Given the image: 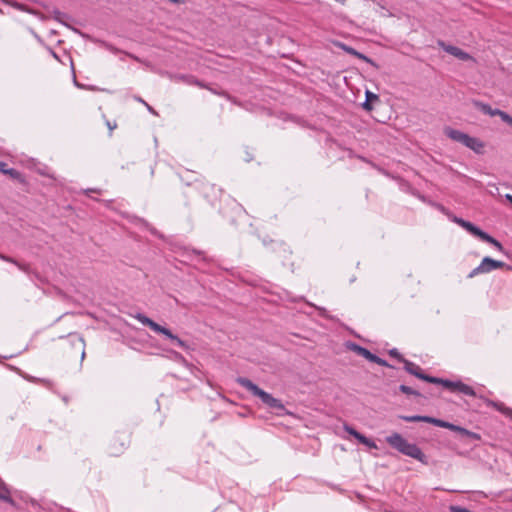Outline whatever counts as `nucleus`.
I'll use <instances>...</instances> for the list:
<instances>
[{
  "label": "nucleus",
  "mask_w": 512,
  "mask_h": 512,
  "mask_svg": "<svg viewBox=\"0 0 512 512\" xmlns=\"http://www.w3.org/2000/svg\"><path fill=\"white\" fill-rule=\"evenodd\" d=\"M106 126L109 129V132H110L109 134L111 135L112 131L117 128V123L115 121L111 122L109 120H106Z\"/></svg>",
  "instance_id": "e433bc0d"
},
{
  "label": "nucleus",
  "mask_w": 512,
  "mask_h": 512,
  "mask_svg": "<svg viewBox=\"0 0 512 512\" xmlns=\"http://www.w3.org/2000/svg\"><path fill=\"white\" fill-rule=\"evenodd\" d=\"M181 79H183L187 84L196 85L200 88H208V84L198 80L196 77L192 75H182Z\"/></svg>",
  "instance_id": "393cba45"
},
{
  "label": "nucleus",
  "mask_w": 512,
  "mask_h": 512,
  "mask_svg": "<svg viewBox=\"0 0 512 512\" xmlns=\"http://www.w3.org/2000/svg\"><path fill=\"white\" fill-rule=\"evenodd\" d=\"M455 432L458 433L460 439L465 442L480 441L482 439L480 434L470 431V430H468L464 427L458 426V425H457Z\"/></svg>",
  "instance_id": "2eb2a0df"
},
{
  "label": "nucleus",
  "mask_w": 512,
  "mask_h": 512,
  "mask_svg": "<svg viewBox=\"0 0 512 512\" xmlns=\"http://www.w3.org/2000/svg\"><path fill=\"white\" fill-rule=\"evenodd\" d=\"M505 198L512 204V195L511 194H506Z\"/></svg>",
  "instance_id": "a19ab883"
},
{
  "label": "nucleus",
  "mask_w": 512,
  "mask_h": 512,
  "mask_svg": "<svg viewBox=\"0 0 512 512\" xmlns=\"http://www.w3.org/2000/svg\"><path fill=\"white\" fill-rule=\"evenodd\" d=\"M171 3H174V4H180L183 2V0H169Z\"/></svg>",
  "instance_id": "37998d69"
},
{
  "label": "nucleus",
  "mask_w": 512,
  "mask_h": 512,
  "mask_svg": "<svg viewBox=\"0 0 512 512\" xmlns=\"http://www.w3.org/2000/svg\"><path fill=\"white\" fill-rule=\"evenodd\" d=\"M388 353L391 357L397 359L399 362L404 363L407 360L396 348L390 349Z\"/></svg>",
  "instance_id": "2f4dec72"
},
{
  "label": "nucleus",
  "mask_w": 512,
  "mask_h": 512,
  "mask_svg": "<svg viewBox=\"0 0 512 512\" xmlns=\"http://www.w3.org/2000/svg\"><path fill=\"white\" fill-rule=\"evenodd\" d=\"M399 391L404 393V394H407V395H414V396H417V397H422L421 393L417 390H414L413 388H411L410 386H407L405 384H401L399 386Z\"/></svg>",
  "instance_id": "cd10ccee"
},
{
  "label": "nucleus",
  "mask_w": 512,
  "mask_h": 512,
  "mask_svg": "<svg viewBox=\"0 0 512 512\" xmlns=\"http://www.w3.org/2000/svg\"><path fill=\"white\" fill-rule=\"evenodd\" d=\"M403 364H404V369L407 373H409L425 382H428V383L431 382L433 376L424 373L419 365H417L409 360H406Z\"/></svg>",
  "instance_id": "f8f14e48"
},
{
  "label": "nucleus",
  "mask_w": 512,
  "mask_h": 512,
  "mask_svg": "<svg viewBox=\"0 0 512 512\" xmlns=\"http://www.w3.org/2000/svg\"><path fill=\"white\" fill-rule=\"evenodd\" d=\"M365 101L364 103L362 104V107L366 110V111H371L373 109V106L372 104L374 102H380V98L377 94H374L373 92L371 91H366L365 93Z\"/></svg>",
  "instance_id": "6ab92c4d"
},
{
  "label": "nucleus",
  "mask_w": 512,
  "mask_h": 512,
  "mask_svg": "<svg viewBox=\"0 0 512 512\" xmlns=\"http://www.w3.org/2000/svg\"><path fill=\"white\" fill-rule=\"evenodd\" d=\"M481 240L493 245L497 250L504 252L503 245L497 239L489 235L487 232L484 233Z\"/></svg>",
  "instance_id": "b1692460"
},
{
  "label": "nucleus",
  "mask_w": 512,
  "mask_h": 512,
  "mask_svg": "<svg viewBox=\"0 0 512 512\" xmlns=\"http://www.w3.org/2000/svg\"><path fill=\"white\" fill-rule=\"evenodd\" d=\"M206 89L209 90L210 92H212L213 94L219 95L221 97H225L227 100L232 101L233 103H237L236 99L225 90H217V89L210 87L209 85H208V88H206Z\"/></svg>",
  "instance_id": "a878e982"
},
{
  "label": "nucleus",
  "mask_w": 512,
  "mask_h": 512,
  "mask_svg": "<svg viewBox=\"0 0 512 512\" xmlns=\"http://www.w3.org/2000/svg\"><path fill=\"white\" fill-rule=\"evenodd\" d=\"M503 269L511 270V271H512V266H510V265L506 264V266H504V268H503Z\"/></svg>",
  "instance_id": "c03bdc74"
},
{
  "label": "nucleus",
  "mask_w": 512,
  "mask_h": 512,
  "mask_svg": "<svg viewBox=\"0 0 512 512\" xmlns=\"http://www.w3.org/2000/svg\"><path fill=\"white\" fill-rule=\"evenodd\" d=\"M485 402L488 406H491V407L495 408L496 410H498L499 412L503 413L504 415L512 418V409L509 407H506L503 403L496 402V401H493L490 399H485Z\"/></svg>",
  "instance_id": "a211bd4d"
},
{
  "label": "nucleus",
  "mask_w": 512,
  "mask_h": 512,
  "mask_svg": "<svg viewBox=\"0 0 512 512\" xmlns=\"http://www.w3.org/2000/svg\"><path fill=\"white\" fill-rule=\"evenodd\" d=\"M357 440H358L361 444H363V445L367 446V447H368V448H370V449H376V448H377L376 443H375L372 439H370V438L366 437V436H365L364 434H362V433H360V435L358 436Z\"/></svg>",
  "instance_id": "bb28decb"
},
{
  "label": "nucleus",
  "mask_w": 512,
  "mask_h": 512,
  "mask_svg": "<svg viewBox=\"0 0 512 512\" xmlns=\"http://www.w3.org/2000/svg\"><path fill=\"white\" fill-rule=\"evenodd\" d=\"M151 175L153 176L154 175V169L151 168Z\"/></svg>",
  "instance_id": "de8ad7c7"
},
{
  "label": "nucleus",
  "mask_w": 512,
  "mask_h": 512,
  "mask_svg": "<svg viewBox=\"0 0 512 512\" xmlns=\"http://www.w3.org/2000/svg\"><path fill=\"white\" fill-rule=\"evenodd\" d=\"M145 106L147 107L148 111L153 113V114H156V111L153 109V107H151L148 103L145 104Z\"/></svg>",
  "instance_id": "ea45409f"
},
{
  "label": "nucleus",
  "mask_w": 512,
  "mask_h": 512,
  "mask_svg": "<svg viewBox=\"0 0 512 512\" xmlns=\"http://www.w3.org/2000/svg\"><path fill=\"white\" fill-rule=\"evenodd\" d=\"M3 2L11 5L12 7L16 8L18 10L32 13V11L25 4L18 3L16 1H12V0H3Z\"/></svg>",
  "instance_id": "7c9ffc66"
},
{
  "label": "nucleus",
  "mask_w": 512,
  "mask_h": 512,
  "mask_svg": "<svg viewBox=\"0 0 512 512\" xmlns=\"http://www.w3.org/2000/svg\"><path fill=\"white\" fill-rule=\"evenodd\" d=\"M337 46H338L339 48H341L343 51H345L346 53H348V54H350V55H352V56H355V57H357L358 59H361V60H363V61H365V62L369 63L370 65H372V66H374V67L378 68V65L375 63V61H374V60H372L371 58L367 57L365 54H363V53H361V52L357 51V50H356V49H354L353 47L348 46V45H346V44H344V43H340V42H339V43H337Z\"/></svg>",
  "instance_id": "4468645a"
},
{
  "label": "nucleus",
  "mask_w": 512,
  "mask_h": 512,
  "mask_svg": "<svg viewBox=\"0 0 512 512\" xmlns=\"http://www.w3.org/2000/svg\"><path fill=\"white\" fill-rule=\"evenodd\" d=\"M510 126L512 127V120H511V124H510Z\"/></svg>",
  "instance_id": "09e8293b"
},
{
  "label": "nucleus",
  "mask_w": 512,
  "mask_h": 512,
  "mask_svg": "<svg viewBox=\"0 0 512 512\" xmlns=\"http://www.w3.org/2000/svg\"><path fill=\"white\" fill-rule=\"evenodd\" d=\"M138 101L143 103L144 105L146 104V102L143 99H141V98H138Z\"/></svg>",
  "instance_id": "49530a36"
},
{
  "label": "nucleus",
  "mask_w": 512,
  "mask_h": 512,
  "mask_svg": "<svg viewBox=\"0 0 512 512\" xmlns=\"http://www.w3.org/2000/svg\"><path fill=\"white\" fill-rule=\"evenodd\" d=\"M444 133L451 140L463 144L464 146L473 150L476 153H481L484 148V144L481 140L472 137L460 130L453 129L451 127H446L444 129Z\"/></svg>",
  "instance_id": "0eeeda50"
},
{
  "label": "nucleus",
  "mask_w": 512,
  "mask_h": 512,
  "mask_svg": "<svg viewBox=\"0 0 512 512\" xmlns=\"http://www.w3.org/2000/svg\"><path fill=\"white\" fill-rule=\"evenodd\" d=\"M187 190L183 192L185 197H191L194 193H199L207 201V203L216 208L221 201L222 189L215 184L205 182L202 180H195L193 183H186Z\"/></svg>",
  "instance_id": "f03ea898"
},
{
  "label": "nucleus",
  "mask_w": 512,
  "mask_h": 512,
  "mask_svg": "<svg viewBox=\"0 0 512 512\" xmlns=\"http://www.w3.org/2000/svg\"><path fill=\"white\" fill-rule=\"evenodd\" d=\"M495 113H497V115H498V116H500V117H501V119H502L505 123H507L508 125H510V124H511L512 116H510L508 113H506V112H504V111H502V110H500V109H496V112H495Z\"/></svg>",
  "instance_id": "72a5a7b5"
},
{
  "label": "nucleus",
  "mask_w": 512,
  "mask_h": 512,
  "mask_svg": "<svg viewBox=\"0 0 512 512\" xmlns=\"http://www.w3.org/2000/svg\"><path fill=\"white\" fill-rule=\"evenodd\" d=\"M451 219L454 223L458 224L459 226L464 228L467 232H469L471 235L479 238L480 240L485 233V231L480 229L478 226H476L475 224H473L470 221L464 220L463 218L453 216Z\"/></svg>",
  "instance_id": "9b49d317"
},
{
  "label": "nucleus",
  "mask_w": 512,
  "mask_h": 512,
  "mask_svg": "<svg viewBox=\"0 0 512 512\" xmlns=\"http://www.w3.org/2000/svg\"><path fill=\"white\" fill-rule=\"evenodd\" d=\"M0 500L10 504L11 506H16V502L11 497L10 489L7 484L0 477Z\"/></svg>",
  "instance_id": "f3484780"
},
{
  "label": "nucleus",
  "mask_w": 512,
  "mask_h": 512,
  "mask_svg": "<svg viewBox=\"0 0 512 512\" xmlns=\"http://www.w3.org/2000/svg\"><path fill=\"white\" fill-rule=\"evenodd\" d=\"M76 346L78 347V349L81 350V358L83 359L85 356V350H84L85 342L82 337H78L76 339Z\"/></svg>",
  "instance_id": "c9c22d12"
},
{
  "label": "nucleus",
  "mask_w": 512,
  "mask_h": 512,
  "mask_svg": "<svg viewBox=\"0 0 512 512\" xmlns=\"http://www.w3.org/2000/svg\"><path fill=\"white\" fill-rule=\"evenodd\" d=\"M344 430L351 436H353L355 439L358 438V436L360 435V432H358L355 428H353L352 426H349L347 424L344 425Z\"/></svg>",
  "instance_id": "f704fd0d"
},
{
  "label": "nucleus",
  "mask_w": 512,
  "mask_h": 512,
  "mask_svg": "<svg viewBox=\"0 0 512 512\" xmlns=\"http://www.w3.org/2000/svg\"><path fill=\"white\" fill-rule=\"evenodd\" d=\"M130 439L126 433H116L109 444V453L112 456L121 455L129 446Z\"/></svg>",
  "instance_id": "9d476101"
},
{
  "label": "nucleus",
  "mask_w": 512,
  "mask_h": 512,
  "mask_svg": "<svg viewBox=\"0 0 512 512\" xmlns=\"http://www.w3.org/2000/svg\"><path fill=\"white\" fill-rule=\"evenodd\" d=\"M52 17H53V19H54L55 21H57V22H59V23H61V24L65 25V26L69 27V25L64 21V19H65V18H68V15H67V14H65V13H63V12H61V11H59V10L55 9V10L53 11V16H52Z\"/></svg>",
  "instance_id": "c85d7f7f"
},
{
  "label": "nucleus",
  "mask_w": 512,
  "mask_h": 512,
  "mask_svg": "<svg viewBox=\"0 0 512 512\" xmlns=\"http://www.w3.org/2000/svg\"><path fill=\"white\" fill-rule=\"evenodd\" d=\"M372 363H376L380 366L388 367V368H394L393 365L389 364L385 359L380 358L375 354L374 358L371 361Z\"/></svg>",
  "instance_id": "473e14b6"
},
{
  "label": "nucleus",
  "mask_w": 512,
  "mask_h": 512,
  "mask_svg": "<svg viewBox=\"0 0 512 512\" xmlns=\"http://www.w3.org/2000/svg\"><path fill=\"white\" fill-rule=\"evenodd\" d=\"M430 383L436 384V385H442L444 388L450 390L451 392H458V393H462V394L468 395V396H476L475 390L471 386L463 383L460 380L459 381H451L449 379H443V378L433 376Z\"/></svg>",
  "instance_id": "6e6552de"
},
{
  "label": "nucleus",
  "mask_w": 512,
  "mask_h": 512,
  "mask_svg": "<svg viewBox=\"0 0 512 512\" xmlns=\"http://www.w3.org/2000/svg\"><path fill=\"white\" fill-rule=\"evenodd\" d=\"M438 45L447 53L455 56L456 58L462 60V61H468L472 60V56L460 49L459 47L448 45L444 41H438Z\"/></svg>",
  "instance_id": "ddd939ff"
},
{
  "label": "nucleus",
  "mask_w": 512,
  "mask_h": 512,
  "mask_svg": "<svg viewBox=\"0 0 512 512\" xmlns=\"http://www.w3.org/2000/svg\"><path fill=\"white\" fill-rule=\"evenodd\" d=\"M135 318L144 326L149 327L155 333L164 335L165 337L170 339L172 342H175L179 347L183 348L184 350H187L189 348L187 343L181 340L177 335L173 334L171 330L156 323L154 320H152L145 314L137 313L135 315Z\"/></svg>",
  "instance_id": "39448f33"
},
{
  "label": "nucleus",
  "mask_w": 512,
  "mask_h": 512,
  "mask_svg": "<svg viewBox=\"0 0 512 512\" xmlns=\"http://www.w3.org/2000/svg\"><path fill=\"white\" fill-rule=\"evenodd\" d=\"M193 252L199 256H201L203 253L201 251H196V250H193Z\"/></svg>",
  "instance_id": "a18cd8bd"
},
{
  "label": "nucleus",
  "mask_w": 512,
  "mask_h": 512,
  "mask_svg": "<svg viewBox=\"0 0 512 512\" xmlns=\"http://www.w3.org/2000/svg\"><path fill=\"white\" fill-rule=\"evenodd\" d=\"M399 419L406 421V422H426L429 423L430 416H422V415H399Z\"/></svg>",
  "instance_id": "5701e85b"
},
{
  "label": "nucleus",
  "mask_w": 512,
  "mask_h": 512,
  "mask_svg": "<svg viewBox=\"0 0 512 512\" xmlns=\"http://www.w3.org/2000/svg\"><path fill=\"white\" fill-rule=\"evenodd\" d=\"M429 423L433 424V425H435L437 427L449 429V430H451L453 432H455V430L457 428V425H455L453 423H450V422L442 420V419L434 418V417H431V416H430Z\"/></svg>",
  "instance_id": "412c9836"
},
{
  "label": "nucleus",
  "mask_w": 512,
  "mask_h": 512,
  "mask_svg": "<svg viewBox=\"0 0 512 512\" xmlns=\"http://www.w3.org/2000/svg\"><path fill=\"white\" fill-rule=\"evenodd\" d=\"M506 263L492 259L491 257H484L479 266L474 268L469 274L468 278H473L478 274L489 273L495 269H503Z\"/></svg>",
  "instance_id": "1a4fd4ad"
},
{
  "label": "nucleus",
  "mask_w": 512,
  "mask_h": 512,
  "mask_svg": "<svg viewBox=\"0 0 512 512\" xmlns=\"http://www.w3.org/2000/svg\"><path fill=\"white\" fill-rule=\"evenodd\" d=\"M348 348L355 352L357 355L359 356H362L363 358H365L366 360L368 361H372V359L374 358L375 354H373L371 351H369L367 348L363 347V346H360L356 343H353V342H350L348 344Z\"/></svg>",
  "instance_id": "dca6fc26"
},
{
  "label": "nucleus",
  "mask_w": 512,
  "mask_h": 512,
  "mask_svg": "<svg viewBox=\"0 0 512 512\" xmlns=\"http://www.w3.org/2000/svg\"><path fill=\"white\" fill-rule=\"evenodd\" d=\"M5 175H8L11 179L19 182L22 185H27V180L25 176L14 168H8Z\"/></svg>",
  "instance_id": "4be33fe9"
},
{
  "label": "nucleus",
  "mask_w": 512,
  "mask_h": 512,
  "mask_svg": "<svg viewBox=\"0 0 512 512\" xmlns=\"http://www.w3.org/2000/svg\"><path fill=\"white\" fill-rule=\"evenodd\" d=\"M237 382L252 395L261 399L262 403L268 408L275 410L277 416L291 415L292 413L286 410L285 406L280 399L273 397L270 393L264 391L253 383L250 379L239 377Z\"/></svg>",
  "instance_id": "f257e3e1"
},
{
  "label": "nucleus",
  "mask_w": 512,
  "mask_h": 512,
  "mask_svg": "<svg viewBox=\"0 0 512 512\" xmlns=\"http://www.w3.org/2000/svg\"><path fill=\"white\" fill-rule=\"evenodd\" d=\"M7 170H8L7 163L0 161V172L5 174Z\"/></svg>",
  "instance_id": "4c0bfd02"
},
{
  "label": "nucleus",
  "mask_w": 512,
  "mask_h": 512,
  "mask_svg": "<svg viewBox=\"0 0 512 512\" xmlns=\"http://www.w3.org/2000/svg\"><path fill=\"white\" fill-rule=\"evenodd\" d=\"M87 196H89L90 193H101V190L100 189H96V188H89V189H86L85 192H84Z\"/></svg>",
  "instance_id": "58836bf2"
},
{
  "label": "nucleus",
  "mask_w": 512,
  "mask_h": 512,
  "mask_svg": "<svg viewBox=\"0 0 512 512\" xmlns=\"http://www.w3.org/2000/svg\"><path fill=\"white\" fill-rule=\"evenodd\" d=\"M262 243L276 262L282 265L290 263L292 250L287 243L268 238H263Z\"/></svg>",
  "instance_id": "20e7f679"
},
{
  "label": "nucleus",
  "mask_w": 512,
  "mask_h": 512,
  "mask_svg": "<svg viewBox=\"0 0 512 512\" xmlns=\"http://www.w3.org/2000/svg\"><path fill=\"white\" fill-rule=\"evenodd\" d=\"M0 12H2V10L0 9Z\"/></svg>",
  "instance_id": "8fccbe9b"
},
{
  "label": "nucleus",
  "mask_w": 512,
  "mask_h": 512,
  "mask_svg": "<svg viewBox=\"0 0 512 512\" xmlns=\"http://www.w3.org/2000/svg\"><path fill=\"white\" fill-rule=\"evenodd\" d=\"M171 3H174V4H180L183 2V0H169Z\"/></svg>",
  "instance_id": "79ce46f5"
},
{
  "label": "nucleus",
  "mask_w": 512,
  "mask_h": 512,
  "mask_svg": "<svg viewBox=\"0 0 512 512\" xmlns=\"http://www.w3.org/2000/svg\"><path fill=\"white\" fill-rule=\"evenodd\" d=\"M0 259L4 260L6 262H9V263H13L16 266H18L21 270L27 271V265L19 263L17 260H15L12 257L6 256V255L0 253Z\"/></svg>",
  "instance_id": "c756f323"
},
{
  "label": "nucleus",
  "mask_w": 512,
  "mask_h": 512,
  "mask_svg": "<svg viewBox=\"0 0 512 512\" xmlns=\"http://www.w3.org/2000/svg\"><path fill=\"white\" fill-rule=\"evenodd\" d=\"M386 442L395 450L405 456L418 460L424 465L428 464V458L414 443H409L401 434L394 432L386 437Z\"/></svg>",
  "instance_id": "7ed1b4c3"
},
{
  "label": "nucleus",
  "mask_w": 512,
  "mask_h": 512,
  "mask_svg": "<svg viewBox=\"0 0 512 512\" xmlns=\"http://www.w3.org/2000/svg\"><path fill=\"white\" fill-rule=\"evenodd\" d=\"M135 318L144 326L149 327L155 333L164 335L165 337L170 339L172 342H175L179 347L183 348L184 350H187L189 348L187 343L181 340L177 335L173 334L171 330L156 323L154 320H152L145 314L137 313L135 315Z\"/></svg>",
  "instance_id": "423d86ee"
},
{
  "label": "nucleus",
  "mask_w": 512,
  "mask_h": 512,
  "mask_svg": "<svg viewBox=\"0 0 512 512\" xmlns=\"http://www.w3.org/2000/svg\"><path fill=\"white\" fill-rule=\"evenodd\" d=\"M473 105H474V107L476 109L481 111L483 114L490 115V116H496L497 115V113H495L497 108L493 109L487 103H483L481 101L475 100V101H473Z\"/></svg>",
  "instance_id": "aec40b11"
}]
</instances>
